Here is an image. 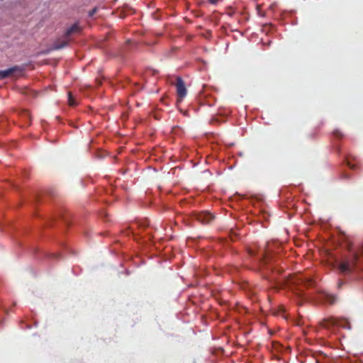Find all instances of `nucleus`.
<instances>
[{
    "instance_id": "7",
    "label": "nucleus",
    "mask_w": 363,
    "mask_h": 363,
    "mask_svg": "<svg viewBox=\"0 0 363 363\" xmlns=\"http://www.w3.org/2000/svg\"><path fill=\"white\" fill-rule=\"evenodd\" d=\"M272 247L271 245L269 243L267 244L266 249L264 250V255H263V262L264 263H267L269 260V257L271 255Z\"/></svg>"
},
{
    "instance_id": "9",
    "label": "nucleus",
    "mask_w": 363,
    "mask_h": 363,
    "mask_svg": "<svg viewBox=\"0 0 363 363\" xmlns=\"http://www.w3.org/2000/svg\"><path fill=\"white\" fill-rule=\"evenodd\" d=\"M324 299L325 302L333 304L335 302L336 298L333 295L326 294L324 295Z\"/></svg>"
},
{
    "instance_id": "2",
    "label": "nucleus",
    "mask_w": 363,
    "mask_h": 363,
    "mask_svg": "<svg viewBox=\"0 0 363 363\" xmlns=\"http://www.w3.org/2000/svg\"><path fill=\"white\" fill-rule=\"evenodd\" d=\"M358 260L357 253L353 255L352 263L347 262H342L339 265V270L342 274L350 273L352 272L354 267L356 265Z\"/></svg>"
},
{
    "instance_id": "17",
    "label": "nucleus",
    "mask_w": 363,
    "mask_h": 363,
    "mask_svg": "<svg viewBox=\"0 0 363 363\" xmlns=\"http://www.w3.org/2000/svg\"><path fill=\"white\" fill-rule=\"evenodd\" d=\"M250 254L252 256H254V255H255V254H254V252H253L252 251H250Z\"/></svg>"
},
{
    "instance_id": "4",
    "label": "nucleus",
    "mask_w": 363,
    "mask_h": 363,
    "mask_svg": "<svg viewBox=\"0 0 363 363\" xmlns=\"http://www.w3.org/2000/svg\"><path fill=\"white\" fill-rule=\"evenodd\" d=\"M175 86L178 99L181 101L186 96L187 92L184 82L181 77L177 78Z\"/></svg>"
},
{
    "instance_id": "10",
    "label": "nucleus",
    "mask_w": 363,
    "mask_h": 363,
    "mask_svg": "<svg viewBox=\"0 0 363 363\" xmlns=\"http://www.w3.org/2000/svg\"><path fill=\"white\" fill-rule=\"evenodd\" d=\"M68 103H69V105L72 106H74L77 104L70 92L68 93Z\"/></svg>"
},
{
    "instance_id": "12",
    "label": "nucleus",
    "mask_w": 363,
    "mask_h": 363,
    "mask_svg": "<svg viewBox=\"0 0 363 363\" xmlns=\"http://www.w3.org/2000/svg\"><path fill=\"white\" fill-rule=\"evenodd\" d=\"M333 135L337 137V138H339V137H341L342 136V133L339 131V130H335L333 132Z\"/></svg>"
},
{
    "instance_id": "15",
    "label": "nucleus",
    "mask_w": 363,
    "mask_h": 363,
    "mask_svg": "<svg viewBox=\"0 0 363 363\" xmlns=\"http://www.w3.org/2000/svg\"><path fill=\"white\" fill-rule=\"evenodd\" d=\"M348 166L351 168V169H354L355 168V166L354 165H352L350 164V162H348Z\"/></svg>"
},
{
    "instance_id": "5",
    "label": "nucleus",
    "mask_w": 363,
    "mask_h": 363,
    "mask_svg": "<svg viewBox=\"0 0 363 363\" xmlns=\"http://www.w3.org/2000/svg\"><path fill=\"white\" fill-rule=\"evenodd\" d=\"M17 70L20 71V69L18 67H13L8 69L6 70H3V71L0 70V79H5V78L11 76Z\"/></svg>"
},
{
    "instance_id": "3",
    "label": "nucleus",
    "mask_w": 363,
    "mask_h": 363,
    "mask_svg": "<svg viewBox=\"0 0 363 363\" xmlns=\"http://www.w3.org/2000/svg\"><path fill=\"white\" fill-rule=\"evenodd\" d=\"M195 218L202 224H209L215 218V216L208 211H202L195 215Z\"/></svg>"
},
{
    "instance_id": "16",
    "label": "nucleus",
    "mask_w": 363,
    "mask_h": 363,
    "mask_svg": "<svg viewBox=\"0 0 363 363\" xmlns=\"http://www.w3.org/2000/svg\"><path fill=\"white\" fill-rule=\"evenodd\" d=\"M24 113H25L26 116H29V113H28L27 111H24Z\"/></svg>"
},
{
    "instance_id": "6",
    "label": "nucleus",
    "mask_w": 363,
    "mask_h": 363,
    "mask_svg": "<svg viewBox=\"0 0 363 363\" xmlns=\"http://www.w3.org/2000/svg\"><path fill=\"white\" fill-rule=\"evenodd\" d=\"M81 30V28L78 23H74L69 28H68L65 33L66 38H68L73 33H79Z\"/></svg>"
},
{
    "instance_id": "11",
    "label": "nucleus",
    "mask_w": 363,
    "mask_h": 363,
    "mask_svg": "<svg viewBox=\"0 0 363 363\" xmlns=\"http://www.w3.org/2000/svg\"><path fill=\"white\" fill-rule=\"evenodd\" d=\"M96 10L97 9L96 8H94L92 10H91L89 12V16L90 17L93 16L94 15V13L96 12Z\"/></svg>"
},
{
    "instance_id": "8",
    "label": "nucleus",
    "mask_w": 363,
    "mask_h": 363,
    "mask_svg": "<svg viewBox=\"0 0 363 363\" xmlns=\"http://www.w3.org/2000/svg\"><path fill=\"white\" fill-rule=\"evenodd\" d=\"M69 43V40H65L62 41H57L55 44V49H61L64 47H65Z\"/></svg>"
},
{
    "instance_id": "14",
    "label": "nucleus",
    "mask_w": 363,
    "mask_h": 363,
    "mask_svg": "<svg viewBox=\"0 0 363 363\" xmlns=\"http://www.w3.org/2000/svg\"><path fill=\"white\" fill-rule=\"evenodd\" d=\"M342 284H343V281H339L338 285H337L338 288H340Z\"/></svg>"
},
{
    "instance_id": "13",
    "label": "nucleus",
    "mask_w": 363,
    "mask_h": 363,
    "mask_svg": "<svg viewBox=\"0 0 363 363\" xmlns=\"http://www.w3.org/2000/svg\"><path fill=\"white\" fill-rule=\"evenodd\" d=\"M220 0H208V2L211 4H216Z\"/></svg>"
},
{
    "instance_id": "1",
    "label": "nucleus",
    "mask_w": 363,
    "mask_h": 363,
    "mask_svg": "<svg viewBox=\"0 0 363 363\" xmlns=\"http://www.w3.org/2000/svg\"><path fill=\"white\" fill-rule=\"evenodd\" d=\"M289 284H294L296 286H303L309 287L313 286V281L311 278L303 277L302 274H296L291 276L288 279Z\"/></svg>"
}]
</instances>
